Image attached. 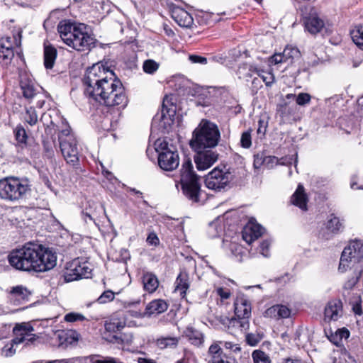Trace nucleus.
I'll use <instances>...</instances> for the list:
<instances>
[{"instance_id": "nucleus-2", "label": "nucleus", "mask_w": 363, "mask_h": 363, "mask_svg": "<svg viewBox=\"0 0 363 363\" xmlns=\"http://www.w3.org/2000/svg\"><path fill=\"white\" fill-rule=\"evenodd\" d=\"M9 264L18 270L45 272L57 264V255L41 245L28 243L9 255Z\"/></svg>"}, {"instance_id": "nucleus-47", "label": "nucleus", "mask_w": 363, "mask_h": 363, "mask_svg": "<svg viewBox=\"0 0 363 363\" xmlns=\"http://www.w3.org/2000/svg\"><path fill=\"white\" fill-rule=\"evenodd\" d=\"M114 297L115 294L111 290H106L101 294L96 301L99 303L103 304L113 301Z\"/></svg>"}, {"instance_id": "nucleus-38", "label": "nucleus", "mask_w": 363, "mask_h": 363, "mask_svg": "<svg viewBox=\"0 0 363 363\" xmlns=\"http://www.w3.org/2000/svg\"><path fill=\"white\" fill-rule=\"evenodd\" d=\"M282 52L288 63H292L294 60L301 57L299 50L295 47L286 46Z\"/></svg>"}, {"instance_id": "nucleus-14", "label": "nucleus", "mask_w": 363, "mask_h": 363, "mask_svg": "<svg viewBox=\"0 0 363 363\" xmlns=\"http://www.w3.org/2000/svg\"><path fill=\"white\" fill-rule=\"evenodd\" d=\"M305 30L312 35L320 33L324 27L323 21L318 16L314 9L303 17Z\"/></svg>"}, {"instance_id": "nucleus-49", "label": "nucleus", "mask_w": 363, "mask_h": 363, "mask_svg": "<svg viewBox=\"0 0 363 363\" xmlns=\"http://www.w3.org/2000/svg\"><path fill=\"white\" fill-rule=\"evenodd\" d=\"M311 96L308 93H299L296 98V102L299 106H305L310 103Z\"/></svg>"}, {"instance_id": "nucleus-29", "label": "nucleus", "mask_w": 363, "mask_h": 363, "mask_svg": "<svg viewBox=\"0 0 363 363\" xmlns=\"http://www.w3.org/2000/svg\"><path fill=\"white\" fill-rule=\"evenodd\" d=\"M104 338L106 341L118 345L129 344L132 342V336H128L125 334H119L118 333H108L105 334Z\"/></svg>"}, {"instance_id": "nucleus-9", "label": "nucleus", "mask_w": 363, "mask_h": 363, "mask_svg": "<svg viewBox=\"0 0 363 363\" xmlns=\"http://www.w3.org/2000/svg\"><path fill=\"white\" fill-rule=\"evenodd\" d=\"M363 258V242L362 240L351 241L342 252L339 270L343 272L347 270L350 262H359Z\"/></svg>"}, {"instance_id": "nucleus-17", "label": "nucleus", "mask_w": 363, "mask_h": 363, "mask_svg": "<svg viewBox=\"0 0 363 363\" xmlns=\"http://www.w3.org/2000/svg\"><path fill=\"white\" fill-rule=\"evenodd\" d=\"M264 230L263 227L258 223H249L243 228L242 238L246 242L250 244L263 234Z\"/></svg>"}, {"instance_id": "nucleus-16", "label": "nucleus", "mask_w": 363, "mask_h": 363, "mask_svg": "<svg viewBox=\"0 0 363 363\" xmlns=\"http://www.w3.org/2000/svg\"><path fill=\"white\" fill-rule=\"evenodd\" d=\"M276 111L277 115L280 118L281 123H289L294 118L296 106L283 101V102L277 105Z\"/></svg>"}, {"instance_id": "nucleus-19", "label": "nucleus", "mask_w": 363, "mask_h": 363, "mask_svg": "<svg viewBox=\"0 0 363 363\" xmlns=\"http://www.w3.org/2000/svg\"><path fill=\"white\" fill-rule=\"evenodd\" d=\"M126 318L123 314H114L105 321L104 327L107 333H119L125 328Z\"/></svg>"}, {"instance_id": "nucleus-37", "label": "nucleus", "mask_w": 363, "mask_h": 363, "mask_svg": "<svg viewBox=\"0 0 363 363\" xmlns=\"http://www.w3.org/2000/svg\"><path fill=\"white\" fill-rule=\"evenodd\" d=\"M179 340L177 337H166L158 338L156 341L157 346L160 349L167 347H175L178 345Z\"/></svg>"}, {"instance_id": "nucleus-25", "label": "nucleus", "mask_w": 363, "mask_h": 363, "mask_svg": "<svg viewBox=\"0 0 363 363\" xmlns=\"http://www.w3.org/2000/svg\"><path fill=\"white\" fill-rule=\"evenodd\" d=\"M20 85L25 98L32 99L36 94L35 83L33 79L27 75L21 77Z\"/></svg>"}, {"instance_id": "nucleus-58", "label": "nucleus", "mask_w": 363, "mask_h": 363, "mask_svg": "<svg viewBox=\"0 0 363 363\" xmlns=\"http://www.w3.org/2000/svg\"><path fill=\"white\" fill-rule=\"evenodd\" d=\"M86 320L85 316L81 313L69 312V323H74L77 321L82 322Z\"/></svg>"}, {"instance_id": "nucleus-21", "label": "nucleus", "mask_w": 363, "mask_h": 363, "mask_svg": "<svg viewBox=\"0 0 363 363\" xmlns=\"http://www.w3.org/2000/svg\"><path fill=\"white\" fill-rule=\"evenodd\" d=\"M169 304L163 299H155L151 301L145 307L144 316L151 317L158 315L168 308Z\"/></svg>"}, {"instance_id": "nucleus-26", "label": "nucleus", "mask_w": 363, "mask_h": 363, "mask_svg": "<svg viewBox=\"0 0 363 363\" xmlns=\"http://www.w3.org/2000/svg\"><path fill=\"white\" fill-rule=\"evenodd\" d=\"M142 282L144 290L148 293L155 292L159 286V280L152 272H145L142 277Z\"/></svg>"}, {"instance_id": "nucleus-32", "label": "nucleus", "mask_w": 363, "mask_h": 363, "mask_svg": "<svg viewBox=\"0 0 363 363\" xmlns=\"http://www.w3.org/2000/svg\"><path fill=\"white\" fill-rule=\"evenodd\" d=\"M57 56V50L50 45H45L44 65L46 69L52 68Z\"/></svg>"}, {"instance_id": "nucleus-52", "label": "nucleus", "mask_w": 363, "mask_h": 363, "mask_svg": "<svg viewBox=\"0 0 363 363\" xmlns=\"http://www.w3.org/2000/svg\"><path fill=\"white\" fill-rule=\"evenodd\" d=\"M362 275V270L359 271L355 277L350 279L344 285V288L347 290L352 289L359 281V279Z\"/></svg>"}, {"instance_id": "nucleus-31", "label": "nucleus", "mask_w": 363, "mask_h": 363, "mask_svg": "<svg viewBox=\"0 0 363 363\" xmlns=\"http://www.w3.org/2000/svg\"><path fill=\"white\" fill-rule=\"evenodd\" d=\"M21 33L13 37L5 36L0 39V49H14L15 46L21 45Z\"/></svg>"}, {"instance_id": "nucleus-42", "label": "nucleus", "mask_w": 363, "mask_h": 363, "mask_svg": "<svg viewBox=\"0 0 363 363\" xmlns=\"http://www.w3.org/2000/svg\"><path fill=\"white\" fill-rule=\"evenodd\" d=\"M57 31L62 40L68 45V21L63 20L57 26Z\"/></svg>"}, {"instance_id": "nucleus-24", "label": "nucleus", "mask_w": 363, "mask_h": 363, "mask_svg": "<svg viewBox=\"0 0 363 363\" xmlns=\"http://www.w3.org/2000/svg\"><path fill=\"white\" fill-rule=\"evenodd\" d=\"M308 199L307 194L305 193V189L303 185L298 184L295 192L291 197V203L298 207L302 211H307V203Z\"/></svg>"}, {"instance_id": "nucleus-53", "label": "nucleus", "mask_w": 363, "mask_h": 363, "mask_svg": "<svg viewBox=\"0 0 363 363\" xmlns=\"http://www.w3.org/2000/svg\"><path fill=\"white\" fill-rule=\"evenodd\" d=\"M146 242L149 245L155 247L160 244L159 238L155 232H150L148 234Z\"/></svg>"}, {"instance_id": "nucleus-18", "label": "nucleus", "mask_w": 363, "mask_h": 363, "mask_svg": "<svg viewBox=\"0 0 363 363\" xmlns=\"http://www.w3.org/2000/svg\"><path fill=\"white\" fill-rule=\"evenodd\" d=\"M171 16L181 27L189 28L191 27L194 23L191 15L186 10L179 6L174 7L172 9Z\"/></svg>"}, {"instance_id": "nucleus-27", "label": "nucleus", "mask_w": 363, "mask_h": 363, "mask_svg": "<svg viewBox=\"0 0 363 363\" xmlns=\"http://www.w3.org/2000/svg\"><path fill=\"white\" fill-rule=\"evenodd\" d=\"M184 335L195 346H201L203 343V333L191 326L186 328Z\"/></svg>"}, {"instance_id": "nucleus-8", "label": "nucleus", "mask_w": 363, "mask_h": 363, "mask_svg": "<svg viewBox=\"0 0 363 363\" xmlns=\"http://www.w3.org/2000/svg\"><path fill=\"white\" fill-rule=\"evenodd\" d=\"M69 180L77 181L86 174V158L79 152L77 142L69 128Z\"/></svg>"}, {"instance_id": "nucleus-48", "label": "nucleus", "mask_w": 363, "mask_h": 363, "mask_svg": "<svg viewBox=\"0 0 363 363\" xmlns=\"http://www.w3.org/2000/svg\"><path fill=\"white\" fill-rule=\"evenodd\" d=\"M240 145L243 148H249L252 145V138L250 130L245 131L241 135Z\"/></svg>"}, {"instance_id": "nucleus-39", "label": "nucleus", "mask_w": 363, "mask_h": 363, "mask_svg": "<svg viewBox=\"0 0 363 363\" xmlns=\"http://www.w3.org/2000/svg\"><path fill=\"white\" fill-rule=\"evenodd\" d=\"M351 37L353 42L362 50H363V25H359L351 32Z\"/></svg>"}, {"instance_id": "nucleus-41", "label": "nucleus", "mask_w": 363, "mask_h": 363, "mask_svg": "<svg viewBox=\"0 0 363 363\" xmlns=\"http://www.w3.org/2000/svg\"><path fill=\"white\" fill-rule=\"evenodd\" d=\"M14 57V51L12 49H0V62L3 65L11 63Z\"/></svg>"}, {"instance_id": "nucleus-44", "label": "nucleus", "mask_w": 363, "mask_h": 363, "mask_svg": "<svg viewBox=\"0 0 363 363\" xmlns=\"http://www.w3.org/2000/svg\"><path fill=\"white\" fill-rule=\"evenodd\" d=\"M24 119L30 125H35L38 122V115L35 109L33 107L27 108Z\"/></svg>"}, {"instance_id": "nucleus-61", "label": "nucleus", "mask_w": 363, "mask_h": 363, "mask_svg": "<svg viewBox=\"0 0 363 363\" xmlns=\"http://www.w3.org/2000/svg\"><path fill=\"white\" fill-rule=\"evenodd\" d=\"M86 0H73L72 2H69V14L73 15L71 13V10H74L76 8H80L82 5H84Z\"/></svg>"}, {"instance_id": "nucleus-64", "label": "nucleus", "mask_w": 363, "mask_h": 363, "mask_svg": "<svg viewBox=\"0 0 363 363\" xmlns=\"http://www.w3.org/2000/svg\"><path fill=\"white\" fill-rule=\"evenodd\" d=\"M261 87H262V80L259 77H255L252 81V91L257 92Z\"/></svg>"}, {"instance_id": "nucleus-20", "label": "nucleus", "mask_w": 363, "mask_h": 363, "mask_svg": "<svg viewBox=\"0 0 363 363\" xmlns=\"http://www.w3.org/2000/svg\"><path fill=\"white\" fill-rule=\"evenodd\" d=\"M342 303L340 299L332 300L327 304L325 311V320L328 321L337 320L341 316Z\"/></svg>"}, {"instance_id": "nucleus-12", "label": "nucleus", "mask_w": 363, "mask_h": 363, "mask_svg": "<svg viewBox=\"0 0 363 363\" xmlns=\"http://www.w3.org/2000/svg\"><path fill=\"white\" fill-rule=\"evenodd\" d=\"M195 152L194 160L198 171L210 168L218 159V153L213 149L193 150Z\"/></svg>"}, {"instance_id": "nucleus-36", "label": "nucleus", "mask_w": 363, "mask_h": 363, "mask_svg": "<svg viewBox=\"0 0 363 363\" xmlns=\"http://www.w3.org/2000/svg\"><path fill=\"white\" fill-rule=\"evenodd\" d=\"M264 334L262 331L256 333H247L245 334V342L247 345L255 347L264 338Z\"/></svg>"}, {"instance_id": "nucleus-63", "label": "nucleus", "mask_w": 363, "mask_h": 363, "mask_svg": "<svg viewBox=\"0 0 363 363\" xmlns=\"http://www.w3.org/2000/svg\"><path fill=\"white\" fill-rule=\"evenodd\" d=\"M328 339L329 340L333 343L334 345H337V346H339L341 342H342V340H341V337H340L338 333H337V331L333 334L332 333L329 337H328Z\"/></svg>"}, {"instance_id": "nucleus-43", "label": "nucleus", "mask_w": 363, "mask_h": 363, "mask_svg": "<svg viewBox=\"0 0 363 363\" xmlns=\"http://www.w3.org/2000/svg\"><path fill=\"white\" fill-rule=\"evenodd\" d=\"M16 140L19 143L26 144L28 135L25 128L21 125H18L14 130Z\"/></svg>"}, {"instance_id": "nucleus-35", "label": "nucleus", "mask_w": 363, "mask_h": 363, "mask_svg": "<svg viewBox=\"0 0 363 363\" xmlns=\"http://www.w3.org/2000/svg\"><path fill=\"white\" fill-rule=\"evenodd\" d=\"M59 146L62 156L67 160L68 157V130H62L58 135Z\"/></svg>"}, {"instance_id": "nucleus-50", "label": "nucleus", "mask_w": 363, "mask_h": 363, "mask_svg": "<svg viewBox=\"0 0 363 363\" xmlns=\"http://www.w3.org/2000/svg\"><path fill=\"white\" fill-rule=\"evenodd\" d=\"M20 343H14L13 342V340L11 341V342L7 343L5 345V346L3 347L2 350V354L5 357H11L16 353V349L14 347L15 345H19Z\"/></svg>"}, {"instance_id": "nucleus-45", "label": "nucleus", "mask_w": 363, "mask_h": 363, "mask_svg": "<svg viewBox=\"0 0 363 363\" xmlns=\"http://www.w3.org/2000/svg\"><path fill=\"white\" fill-rule=\"evenodd\" d=\"M159 68V64L153 60H146L143 65V71L150 74H154Z\"/></svg>"}, {"instance_id": "nucleus-4", "label": "nucleus", "mask_w": 363, "mask_h": 363, "mask_svg": "<svg viewBox=\"0 0 363 363\" xmlns=\"http://www.w3.org/2000/svg\"><path fill=\"white\" fill-rule=\"evenodd\" d=\"M201 177L196 174L190 158L184 160L179 170V183L183 194L192 202H199L201 193Z\"/></svg>"}, {"instance_id": "nucleus-30", "label": "nucleus", "mask_w": 363, "mask_h": 363, "mask_svg": "<svg viewBox=\"0 0 363 363\" xmlns=\"http://www.w3.org/2000/svg\"><path fill=\"white\" fill-rule=\"evenodd\" d=\"M175 284V290L179 291L181 296L184 297L189 287L188 274L186 272H181L176 279Z\"/></svg>"}, {"instance_id": "nucleus-46", "label": "nucleus", "mask_w": 363, "mask_h": 363, "mask_svg": "<svg viewBox=\"0 0 363 363\" xmlns=\"http://www.w3.org/2000/svg\"><path fill=\"white\" fill-rule=\"evenodd\" d=\"M264 167L267 169H272L275 166L278 164H284V162H281L284 158H281L280 160L275 156H265L264 157Z\"/></svg>"}, {"instance_id": "nucleus-22", "label": "nucleus", "mask_w": 363, "mask_h": 363, "mask_svg": "<svg viewBox=\"0 0 363 363\" xmlns=\"http://www.w3.org/2000/svg\"><path fill=\"white\" fill-rule=\"evenodd\" d=\"M235 314L238 318L251 316V303L245 296L238 297L235 302Z\"/></svg>"}, {"instance_id": "nucleus-28", "label": "nucleus", "mask_w": 363, "mask_h": 363, "mask_svg": "<svg viewBox=\"0 0 363 363\" xmlns=\"http://www.w3.org/2000/svg\"><path fill=\"white\" fill-rule=\"evenodd\" d=\"M166 100L164 99L162 103V108L161 112V116H160V121L161 122L163 121L164 124H166L165 120H167V122L169 125H170L171 123H173L174 121V117L176 115V105L173 103H171L170 105L168 106L165 104Z\"/></svg>"}, {"instance_id": "nucleus-15", "label": "nucleus", "mask_w": 363, "mask_h": 363, "mask_svg": "<svg viewBox=\"0 0 363 363\" xmlns=\"http://www.w3.org/2000/svg\"><path fill=\"white\" fill-rule=\"evenodd\" d=\"M325 228L328 233L323 235V238L326 240L330 238V235H335L341 233L345 229V222L343 219H340L334 213L330 214L326 220Z\"/></svg>"}, {"instance_id": "nucleus-10", "label": "nucleus", "mask_w": 363, "mask_h": 363, "mask_svg": "<svg viewBox=\"0 0 363 363\" xmlns=\"http://www.w3.org/2000/svg\"><path fill=\"white\" fill-rule=\"evenodd\" d=\"M232 180L230 172H223L218 167L212 169L205 177L206 186L216 191L224 189Z\"/></svg>"}, {"instance_id": "nucleus-7", "label": "nucleus", "mask_w": 363, "mask_h": 363, "mask_svg": "<svg viewBox=\"0 0 363 363\" xmlns=\"http://www.w3.org/2000/svg\"><path fill=\"white\" fill-rule=\"evenodd\" d=\"M155 149L158 153L157 162L164 171L171 172L177 169L179 164V153L173 145L163 139H157L155 142Z\"/></svg>"}, {"instance_id": "nucleus-54", "label": "nucleus", "mask_w": 363, "mask_h": 363, "mask_svg": "<svg viewBox=\"0 0 363 363\" xmlns=\"http://www.w3.org/2000/svg\"><path fill=\"white\" fill-rule=\"evenodd\" d=\"M189 60L191 63L206 65L208 62L206 57L198 55H189Z\"/></svg>"}, {"instance_id": "nucleus-51", "label": "nucleus", "mask_w": 363, "mask_h": 363, "mask_svg": "<svg viewBox=\"0 0 363 363\" xmlns=\"http://www.w3.org/2000/svg\"><path fill=\"white\" fill-rule=\"evenodd\" d=\"M277 314H278V320L281 318H289L291 315V310L286 306L278 305V311H277Z\"/></svg>"}, {"instance_id": "nucleus-6", "label": "nucleus", "mask_w": 363, "mask_h": 363, "mask_svg": "<svg viewBox=\"0 0 363 363\" xmlns=\"http://www.w3.org/2000/svg\"><path fill=\"white\" fill-rule=\"evenodd\" d=\"M87 25L69 19V47L78 51L90 50L98 41L88 32Z\"/></svg>"}, {"instance_id": "nucleus-62", "label": "nucleus", "mask_w": 363, "mask_h": 363, "mask_svg": "<svg viewBox=\"0 0 363 363\" xmlns=\"http://www.w3.org/2000/svg\"><path fill=\"white\" fill-rule=\"evenodd\" d=\"M213 363H238V362L234 357L226 355Z\"/></svg>"}, {"instance_id": "nucleus-3", "label": "nucleus", "mask_w": 363, "mask_h": 363, "mask_svg": "<svg viewBox=\"0 0 363 363\" xmlns=\"http://www.w3.org/2000/svg\"><path fill=\"white\" fill-rule=\"evenodd\" d=\"M220 138L217 125L207 119H202L192 133L189 145L192 150L213 149L217 146Z\"/></svg>"}, {"instance_id": "nucleus-60", "label": "nucleus", "mask_w": 363, "mask_h": 363, "mask_svg": "<svg viewBox=\"0 0 363 363\" xmlns=\"http://www.w3.org/2000/svg\"><path fill=\"white\" fill-rule=\"evenodd\" d=\"M269 245L270 243L267 240H264L260 243V251L262 255H264V257H267L269 255Z\"/></svg>"}, {"instance_id": "nucleus-57", "label": "nucleus", "mask_w": 363, "mask_h": 363, "mask_svg": "<svg viewBox=\"0 0 363 363\" xmlns=\"http://www.w3.org/2000/svg\"><path fill=\"white\" fill-rule=\"evenodd\" d=\"M270 62L272 63L275 64V65H277L279 63H282V62H287L286 58L284 57L283 52H281V53H276V54L273 55L270 57Z\"/></svg>"}, {"instance_id": "nucleus-23", "label": "nucleus", "mask_w": 363, "mask_h": 363, "mask_svg": "<svg viewBox=\"0 0 363 363\" xmlns=\"http://www.w3.org/2000/svg\"><path fill=\"white\" fill-rule=\"evenodd\" d=\"M30 292L23 286L13 287L9 295V300L15 306L22 304L28 300Z\"/></svg>"}, {"instance_id": "nucleus-5", "label": "nucleus", "mask_w": 363, "mask_h": 363, "mask_svg": "<svg viewBox=\"0 0 363 363\" xmlns=\"http://www.w3.org/2000/svg\"><path fill=\"white\" fill-rule=\"evenodd\" d=\"M30 191L27 179L9 177L0 179V199L9 202H17L26 197Z\"/></svg>"}, {"instance_id": "nucleus-55", "label": "nucleus", "mask_w": 363, "mask_h": 363, "mask_svg": "<svg viewBox=\"0 0 363 363\" xmlns=\"http://www.w3.org/2000/svg\"><path fill=\"white\" fill-rule=\"evenodd\" d=\"M264 157L265 155L263 152L257 153L254 155V166L256 168H259L261 166H264Z\"/></svg>"}, {"instance_id": "nucleus-33", "label": "nucleus", "mask_w": 363, "mask_h": 363, "mask_svg": "<svg viewBox=\"0 0 363 363\" xmlns=\"http://www.w3.org/2000/svg\"><path fill=\"white\" fill-rule=\"evenodd\" d=\"M208 354L211 357L208 363H213L221 357H225L227 354L224 353L222 347L218 342H215L208 348Z\"/></svg>"}, {"instance_id": "nucleus-56", "label": "nucleus", "mask_w": 363, "mask_h": 363, "mask_svg": "<svg viewBox=\"0 0 363 363\" xmlns=\"http://www.w3.org/2000/svg\"><path fill=\"white\" fill-rule=\"evenodd\" d=\"M277 311L278 305H274L265 311L264 316L278 320V314H277Z\"/></svg>"}, {"instance_id": "nucleus-59", "label": "nucleus", "mask_w": 363, "mask_h": 363, "mask_svg": "<svg viewBox=\"0 0 363 363\" xmlns=\"http://www.w3.org/2000/svg\"><path fill=\"white\" fill-rule=\"evenodd\" d=\"M220 346L224 347L225 349L233 350V352H239L240 351V348L237 346V345H234L231 342H218Z\"/></svg>"}, {"instance_id": "nucleus-1", "label": "nucleus", "mask_w": 363, "mask_h": 363, "mask_svg": "<svg viewBox=\"0 0 363 363\" xmlns=\"http://www.w3.org/2000/svg\"><path fill=\"white\" fill-rule=\"evenodd\" d=\"M84 94L89 99L108 107L123 109L128 103L121 80L113 70L102 63H96L86 69L82 79Z\"/></svg>"}, {"instance_id": "nucleus-13", "label": "nucleus", "mask_w": 363, "mask_h": 363, "mask_svg": "<svg viewBox=\"0 0 363 363\" xmlns=\"http://www.w3.org/2000/svg\"><path fill=\"white\" fill-rule=\"evenodd\" d=\"M91 269L88 266L87 262L83 258H74L69 262V282L84 278H88Z\"/></svg>"}, {"instance_id": "nucleus-34", "label": "nucleus", "mask_w": 363, "mask_h": 363, "mask_svg": "<svg viewBox=\"0 0 363 363\" xmlns=\"http://www.w3.org/2000/svg\"><path fill=\"white\" fill-rule=\"evenodd\" d=\"M249 71L257 73L259 78L265 83L267 86H271L274 82V76L271 72H265L264 70L259 69L253 65L249 66Z\"/></svg>"}, {"instance_id": "nucleus-11", "label": "nucleus", "mask_w": 363, "mask_h": 363, "mask_svg": "<svg viewBox=\"0 0 363 363\" xmlns=\"http://www.w3.org/2000/svg\"><path fill=\"white\" fill-rule=\"evenodd\" d=\"M34 328L29 322H23L16 323L13 328V333L14 338L13 342L14 343H24L25 345H30L33 344L38 336L33 333Z\"/></svg>"}, {"instance_id": "nucleus-40", "label": "nucleus", "mask_w": 363, "mask_h": 363, "mask_svg": "<svg viewBox=\"0 0 363 363\" xmlns=\"http://www.w3.org/2000/svg\"><path fill=\"white\" fill-rule=\"evenodd\" d=\"M254 363H271L269 356L261 350H255L252 353Z\"/></svg>"}]
</instances>
